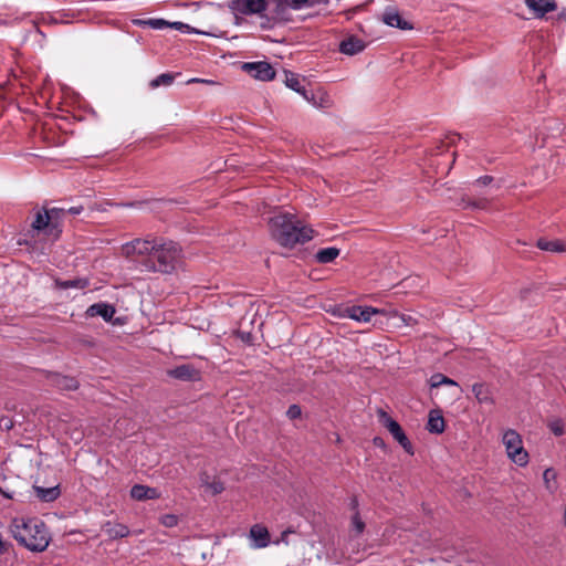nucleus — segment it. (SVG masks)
<instances>
[{
  "label": "nucleus",
  "mask_w": 566,
  "mask_h": 566,
  "mask_svg": "<svg viewBox=\"0 0 566 566\" xmlns=\"http://www.w3.org/2000/svg\"><path fill=\"white\" fill-rule=\"evenodd\" d=\"M126 258H139L147 271L171 273L180 261L181 249L163 238L136 239L122 247Z\"/></svg>",
  "instance_id": "1"
},
{
  "label": "nucleus",
  "mask_w": 566,
  "mask_h": 566,
  "mask_svg": "<svg viewBox=\"0 0 566 566\" xmlns=\"http://www.w3.org/2000/svg\"><path fill=\"white\" fill-rule=\"evenodd\" d=\"M272 238L283 247H294L312 239L313 230L303 226L293 214L279 213L269 220Z\"/></svg>",
  "instance_id": "2"
},
{
  "label": "nucleus",
  "mask_w": 566,
  "mask_h": 566,
  "mask_svg": "<svg viewBox=\"0 0 566 566\" xmlns=\"http://www.w3.org/2000/svg\"><path fill=\"white\" fill-rule=\"evenodd\" d=\"M10 532L17 542L32 552H43L50 543L49 531L38 518H14Z\"/></svg>",
  "instance_id": "3"
},
{
  "label": "nucleus",
  "mask_w": 566,
  "mask_h": 566,
  "mask_svg": "<svg viewBox=\"0 0 566 566\" xmlns=\"http://www.w3.org/2000/svg\"><path fill=\"white\" fill-rule=\"evenodd\" d=\"M507 457L517 465L525 467L528 463V453L523 447L521 436L513 429L504 432L502 438Z\"/></svg>",
  "instance_id": "4"
},
{
  "label": "nucleus",
  "mask_w": 566,
  "mask_h": 566,
  "mask_svg": "<svg viewBox=\"0 0 566 566\" xmlns=\"http://www.w3.org/2000/svg\"><path fill=\"white\" fill-rule=\"evenodd\" d=\"M310 4V0H276L275 7L271 11L269 21L274 23L290 20V9L301 10Z\"/></svg>",
  "instance_id": "5"
},
{
  "label": "nucleus",
  "mask_w": 566,
  "mask_h": 566,
  "mask_svg": "<svg viewBox=\"0 0 566 566\" xmlns=\"http://www.w3.org/2000/svg\"><path fill=\"white\" fill-rule=\"evenodd\" d=\"M268 2L266 0H232L229 3L230 10L235 15H253L256 14L261 18L264 17V11L266 10Z\"/></svg>",
  "instance_id": "6"
},
{
  "label": "nucleus",
  "mask_w": 566,
  "mask_h": 566,
  "mask_svg": "<svg viewBox=\"0 0 566 566\" xmlns=\"http://www.w3.org/2000/svg\"><path fill=\"white\" fill-rule=\"evenodd\" d=\"M379 419L381 423L387 428V430L391 433L395 440L405 449L409 454H413L412 444L409 439L405 434L401 426L394 420L388 413L384 410L378 411Z\"/></svg>",
  "instance_id": "7"
},
{
  "label": "nucleus",
  "mask_w": 566,
  "mask_h": 566,
  "mask_svg": "<svg viewBox=\"0 0 566 566\" xmlns=\"http://www.w3.org/2000/svg\"><path fill=\"white\" fill-rule=\"evenodd\" d=\"M384 310L375 308L371 306H347L339 313L340 317H348L357 322L368 323L376 314H384Z\"/></svg>",
  "instance_id": "8"
},
{
  "label": "nucleus",
  "mask_w": 566,
  "mask_h": 566,
  "mask_svg": "<svg viewBox=\"0 0 566 566\" xmlns=\"http://www.w3.org/2000/svg\"><path fill=\"white\" fill-rule=\"evenodd\" d=\"M63 209L52 208L50 210L38 211L34 221L32 222V228L34 230H48L49 234L54 235L53 230L56 229V224L54 223V213H64Z\"/></svg>",
  "instance_id": "9"
},
{
  "label": "nucleus",
  "mask_w": 566,
  "mask_h": 566,
  "mask_svg": "<svg viewBox=\"0 0 566 566\" xmlns=\"http://www.w3.org/2000/svg\"><path fill=\"white\" fill-rule=\"evenodd\" d=\"M242 69L252 77L260 81H271L275 76V71L268 62H251L244 63Z\"/></svg>",
  "instance_id": "10"
},
{
  "label": "nucleus",
  "mask_w": 566,
  "mask_h": 566,
  "mask_svg": "<svg viewBox=\"0 0 566 566\" xmlns=\"http://www.w3.org/2000/svg\"><path fill=\"white\" fill-rule=\"evenodd\" d=\"M303 97L318 109H328L334 105L329 94L321 88L313 92H303Z\"/></svg>",
  "instance_id": "11"
},
{
  "label": "nucleus",
  "mask_w": 566,
  "mask_h": 566,
  "mask_svg": "<svg viewBox=\"0 0 566 566\" xmlns=\"http://www.w3.org/2000/svg\"><path fill=\"white\" fill-rule=\"evenodd\" d=\"M524 2L534 12L536 18H543L546 13L557 9L555 0H525Z\"/></svg>",
  "instance_id": "12"
},
{
  "label": "nucleus",
  "mask_w": 566,
  "mask_h": 566,
  "mask_svg": "<svg viewBox=\"0 0 566 566\" xmlns=\"http://www.w3.org/2000/svg\"><path fill=\"white\" fill-rule=\"evenodd\" d=\"M168 376L182 381H192L199 379V371L191 365L184 364L167 371Z\"/></svg>",
  "instance_id": "13"
},
{
  "label": "nucleus",
  "mask_w": 566,
  "mask_h": 566,
  "mask_svg": "<svg viewBox=\"0 0 566 566\" xmlns=\"http://www.w3.org/2000/svg\"><path fill=\"white\" fill-rule=\"evenodd\" d=\"M115 312L116 311L113 305L101 302L91 305L87 308L86 314L91 317L101 316L104 318V321L111 322L115 315Z\"/></svg>",
  "instance_id": "14"
},
{
  "label": "nucleus",
  "mask_w": 566,
  "mask_h": 566,
  "mask_svg": "<svg viewBox=\"0 0 566 566\" xmlns=\"http://www.w3.org/2000/svg\"><path fill=\"white\" fill-rule=\"evenodd\" d=\"M472 392L479 403L485 405L488 407L494 406L495 399L489 386L484 384H475L472 386Z\"/></svg>",
  "instance_id": "15"
},
{
  "label": "nucleus",
  "mask_w": 566,
  "mask_h": 566,
  "mask_svg": "<svg viewBox=\"0 0 566 566\" xmlns=\"http://www.w3.org/2000/svg\"><path fill=\"white\" fill-rule=\"evenodd\" d=\"M250 538L254 542L255 548H263L270 543V533L266 527L255 524L250 528Z\"/></svg>",
  "instance_id": "16"
},
{
  "label": "nucleus",
  "mask_w": 566,
  "mask_h": 566,
  "mask_svg": "<svg viewBox=\"0 0 566 566\" xmlns=\"http://www.w3.org/2000/svg\"><path fill=\"white\" fill-rule=\"evenodd\" d=\"M130 496L136 501L154 500L160 496L157 489L136 484L130 489Z\"/></svg>",
  "instance_id": "17"
},
{
  "label": "nucleus",
  "mask_w": 566,
  "mask_h": 566,
  "mask_svg": "<svg viewBox=\"0 0 566 566\" xmlns=\"http://www.w3.org/2000/svg\"><path fill=\"white\" fill-rule=\"evenodd\" d=\"M364 49V41L356 36H349L339 43V51L347 55L357 54L361 52Z\"/></svg>",
  "instance_id": "18"
},
{
  "label": "nucleus",
  "mask_w": 566,
  "mask_h": 566,
  "mask_svg": "<svg viewBox=\"0 0 566 566\" xmlns=\"http://www.w3.org/2000/svg\"><path fill=\"white\" fill-rule=\"evenodd\" d=\"M382 21L389 27L399 28L401 30H409L412 28L407 21H405L399 15V13L396 10L392 9L386 10L384 12Z\"/></svg>",
  "instance_id": "19"
},
{
  "label": "nucleus",
  "mask_w": 566,
  "mask_h": 566,
  "mask_svg": "<svg viewBox=\"0 0 566 566\" xmlns=\"http://www.w3.org/2000/svg\"><path fill=\"white\" fill-rule=\"evenodd\" d=\"M50 380L60 390H76L78 388V381L73 377L54 374L51 375Z\"/></svg>",
  "instance_id": "20"
},
{
  "label": "nucleus",
  "mask_w": 566,
  "mask_h": 566,
  "mask_svg": "<svg viewBox=\"0 0 566 566\" xmlns=\"http://www.w3.org/2000/svg\"><path fill=\"white\" fill-rule=\"evenodd\" d=\"M536 247L543 251L562 253L566 252V241L565 240H548V239H538L536 242Z\"/></svg>",
  "instance_id": "21"
},
{
  "label": "nucleus",
  "mask_w": 566,
  "mask_h": 566,
  "mask_svg": "<svg viewBox=\"0 0 566 566\" xmlns=\"http://www.w3.org/2000/svg\"><path fill=\"white\" fill-rule=\"evenodd\" d=\"M427 429L431 433H442L444 431V418L440 410L429 412Z\"/></svg>",
  "instance_id": "22"
},
{
  "label": "nucleus",
  "mask_w": 566,
  "mask_h": 566,
  "mask_svg": "<svg viewBox=\"0 0 566 566\" xmlns=\"http://www.w3.org/2000/svg\"><path fill=\"white\" fill-rule=\"evenodd\" d=\"M103 531L111 538H122L128 536L129 534L128 527L120 523L113 524L111 522H106L103 525Z\"/></svg>",
  "instance_id": "23"
},
{
  "label": "nucleus",
  "mask_w": 566,
  "mask_h": 566,
  "mask_svg": "<svg viewBox=\"0 0 566 566\" xmlns=\"http://www.w3.org/2000/svg\"><path fill=\"white\" fill-rule=\"evenodd\" d=\"M339 253L340 251L337 248H324L316 252L315 259L317 262L326 264L333 262L339 255Z\"/></svg>",
  "instance_id": "24"
},
{
  "label": "nucleus",
  "mask_w": 566,
  "mask_h": 566,
  "mask_svg": "<svg viewBox=\"0 0 566 566\" xmlns=\"http://www.w3.org/2000/svg\"><path fill=\"white\" fill-rule=\"evenodd\" d=\"M33 490L35 492L36 497L43 502L54 501L60 495V491H59L57 486H53V488L33 486Z\"/></svg>",
  "instance_id": "25"
},
{
  "label": "nucleus",
  "mask_w": 566,
  "mask_h": 566,
  "mask_svg": "<svg viewBox=\"0 0 566 566\" xmlns=\"http://www.w3.org/2000/svg\"><path fill=\"white\" fill-rule=\"evenodd\" d=\"M174 74L163 73L149 82V87L156 90L159 86H170L174 83Z\"/></svg>",
  "instance_id": "26"
},
{
  "label": "nucleus",
  "mask_w": 566,
  "mask_h": 566,
  "mask_svg": "<svg viewBox=\"0 0 566 566\" xmlns=\"http://www.w3.org/2000/svg\"><path fill=\"white\" fill-rule=\"evenodd\" d=\"M285 84L289 88L295 91L303 96V92H306L301 85L298 76L294 73H285Z\"/></svg>",
  "instance_id": "27"
},
{
  "label": "nucleus",
  "mask_w": 566,
  "mask_h": 566,
  "mask_svg": "<svg viewBox=\"0 0 566 566\" xmlns=\"http://www.w3.org/2000/svg\"><path fill=\"white\" fill-rule=\"evenodd\" d=\"M133 22L136 25H140V27L148 25L156 30L167 28L169 24V22L164 19H148V20L136 19Z\"/></svg>",
  "instance_id": "28"
},
{
  "label": "nucleus",
  "mask_w": 566,
  "mask_h": 566,
  "mask_svg": "<svg viewBox=\"0 0 566 566\" xmlns=\"http://www.w3.org/2000/svg\"><path fill=\"white\" fill-rule=\"evenodd\" d=\"M441 385L453 386V387L458 386V384L453 379H451L442 374H434L430 377L431 388H438Z\"/></svg>",
  "instance_id": "29"
},
{
  "label": "nucleus",
  "mask_w": 566,
  "mask_h": 566,
  "mask_svg": "<svg viewBox=\"0 0 566 566\" xmlns=\"http://www.w3.org/2000/svg\"><path fill=\"white\" fill-rule=\"evenodd\" d=\"M55 284L59 289L66 290V289H84L87 285L86 280H66V281H60L56 280Z\"/></svg>",
  "instance_id": "30"
},
{
  "label": "nucleus",
  "mask_w": 566,
  "mask_h": 566,
  "mask_svg": "<svg viewBox=\"0 0 566 566\" xmlns=\"http://www.w3.org/2000/svg\"><path fill=\"white\" fill-rule=\"evenodd\" d=\"M391 316L398 318L403 325L410 326L417 323V319L408 314H400L398 312H392Z\"/></svg>",
  "instance_id": "31"
},
{
  "label": "nucleus",
  "mask_w": 566,
  "mask_h": 566,
  "mask_svg": "<svg viewBox=\"0 0 566 566\" xmlns=\"http://www.w3.org/2000/svg\"><path fill=\"white\" fill-rule=\"evenodd\" d=\"M352 526L357 534H361L365 530V523L360 518L358 512H356L352 517Z\"/></svg>",
  "instance_id": "32"
},
{
  "label": "nucleus",
  "mask_w": 566,
  "mask_h": 566,
  "mask_svg": "<svg viewBox=\"0 0 566 566\" xmlns=\"http://www.w3.org/2000/svg\"><path fill=\"white\" fill-rule=\"evenodd\" d=\"M178 516L175 514H165L160 517V523L165 527H175L178 524Z\"/></svg>",
  "instance_id": "33"
},
{
  "label": "nucleus",
  "mask_w": 566,
  "mask_h": 566,
  "mask_svg": "<svg viewBox=\"0 0 566 566\" xmlns=\"http://www.w3.org/2000/svg\"><path fill=\"white\" fill-rule=\"evenodd\" d=\"M207 489L211 492V494L216 495L224 490V485L221 481L214 480L211 483L207 484Z\"/></svg>",
  "instance_id": "34"
},
{
  "label": "nucleus",
  "mask_w": 566,
  "mask_h": 566,
  "mask_svg": "<svg viewBox=\"0 0 566 566\" xmlns=\"http://www.w3.org/2000/svg\"><path fill=\"white\" fill-rule=\"evenodd\" d=\"M549 429L555 436H562L564 433V423L560 420H555L549 423Z\"/></svg>",
  "instance_id": "35"
},
{
  "label": "nucleus",
  "mask_w": 566,
  "mask_h": 566,
  "mask_svg": "<svg viewBox=\"0 0 566 566\" xmlns=\"http://www.w3.org/2000/svg\"><path fill=\"white\" fill-rule=\"evenodd\" d=\"M556 478V473L554 470L552 469H546L543 473V479H544V482L547 486V489H552V485H551V481H554Z\"/></svg>",
  "instance_id": "36"
},
{
  "label": "nucleus",
  "mask_w": 566,
  "mask_h": 566,
  "mask_svg": "<svg viewBox=\"0 0 566 566\" xmlns=\"http://www.w3.org/2000/svg\"><path fill=\"white\" fill-rule=\"evenodd\" d=\"M301 415H302V411H301L300 406H297V405H291L286 411V416L292 420L301 417Z\"/></svg>",
  "instance_id": "37"
},
{
  "label": "nucleus",
  "mask_w": 566,
  "mask_h": 566,
  "mask_svg": "<svg viewBox=\"0 0 566 566\" xmlns=\"http://www.w3.org/2000/svg\"><path fill=\"white\" fill-rule=\"evenodd\" d=\"M168 27L180 30L182 32H192L193 29H191L188 24H185L182 22H169Z\"/></svg>",
  "instance_id": "38"
},
{
  "label": "nucleus",
  "mask_w": 566,
  "mask_h": 566,
  "mask_svg": "<svg viewBox=\"0 0 566 566\" xmlns=\"http://www.w3.org/2000/svg\"><path fill=\"white\" fill-rule=\"evenodd\" d=\"M488 205V201L485 199L474 200V201H468L465 207H473L478 209H485Z\"/></svg>",
  "instance_id": "39"
},
{
  "label": "nucleus",
  "mask_w": 566,
  "mask_h": 566,
  "mask_svg": "<svg viewBox=\"0 0 566 566\" xmlns=\"http://www.w3.org/2000/svg\"><path fill=\"white\" fill-rule=\"evenodd\" d=\"M492 181H493V177H492V176H488V175H486V176H482V177L478 178V179L475 180V184H476V185H482V186H488V185H490Z\"/></svg>",
  "instance_id": "40"
},
{
  "label": "nucleus",
  "mask_w": 566,
  "mask_h": 566,
  "mask_svg": "<svg viewBox=\"0 0 566 566\" xmlns=\"http://www.w3.org/2000/svg\"><path fill=\"white\" fill-rule=\"evenodd\" d=\"M61 214L62 213H54V223L56 224V229L53 230L54 238H57L61 232V230L59 229V220L61 218Z\"/></svg>",
  "instance_id": "41"
},
{
  "label": "nucleus",
  "mask_w": 566,
  "mask_h": 566,
  "mask_svg": "<svg viewBox=\"0 0 566 566\" xmlns=\"http://www.w3.org/2000/svg\"><path fill=\"white\" fill-rule=\"evenodd\" d=\"M188 83H206V84H212V81L209 80H202V78H190Z\"/></svg>",
  "instance_id": "42"
},
{
  "label": "nucleus",
  "mask_w": 566,
  "mask_h": 566,
  "mask_svg": "<svg viewBox=\"0 0 566 566\" xmlns=\"http://www.w3.org/2000/svg\"><path fill=\"white\" fill-rule=\"evenodd\" d=\"M83 210V207L78 206V207H72L69 209V212L72 213V214H80Z\"/></svg>",
  "instance_id": "43"
},
{
  "label": "nucleus",
  "mask_w": 566,
  "mask_h": 566,
  "mask_svg": "<svg viewBox=\"0 0 566 566\" xmlns=\"http://www.w3.org/2000/svg\"><path fill=\"white\" fill-rule=\"evenodd\" d=\"M374 444L377 446V447H382L384 446V440L381 438H375L374 439Z\"/></svg>",
  "instance_id": "44"
},
{
  "label": "nucleus",
  "mask_w": 566,
  "mask_h": 566,
  "mask_svg": "<svg viewBox=\"0 0 566 566\" xmlns=\"http://www.w3.org/2000/svg\"><path fill=\"white\" fill-rule=\"evenodd\" d=\"M200 480H201L202 484H205L206 486H207V484H209V482H208V475H207V474H202V475L200 476Z\"/></svg>",
  "instance_id": "45"
},
{
  "label": "nucleus",
  "mask_w": 566,
  "mask_h": 566,
  "mask_svg": "<svg viewBox=\"0 0 566 566\" xmlns=\"http://www.w3.org/2000/svg\"><path fill=\"white\" fill-rule=\"evenodd\" d=\"M559 18L563 19L566 22V9L560 11Z\"/></svg>",
  "instance_id": "46"
},
{
  "label": "nucleus",
  "mask_w": 566,
  "mask_h": 566,
  "mask_svg": "<svg viewBox=\"0 0 566 566\" xmlns=\"http://www.w3.org/2000/svg\"><path fill=\"white\" fill-rule=\"evenodd\" d=\"M564 520H565V525H566V509H565V513H564Z\"/></svg>",
  "instance_id": "47"
}]
</instances>
